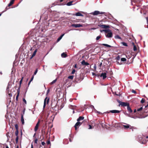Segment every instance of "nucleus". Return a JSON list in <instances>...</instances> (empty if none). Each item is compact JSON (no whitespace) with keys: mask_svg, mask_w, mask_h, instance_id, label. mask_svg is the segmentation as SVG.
I'll return each instance as SVG.
<instances>
[{"mask_svg":"<svg viewBox=\"0 0 148 148\" xmlns=\"http://www.w3.org/2000/svg\"><path fill=\"white\" fill-rule=\"evenodd\" d=\"M104 12H100L99 11H95L94 12L92 13V14L94 15H96L99 14H104Z\"/></svg>","mask_w":148,"mask_h":148,"instance_id":"1","label":"nucleus"},{"mask_svg":"<svg viewBox=\"0 0 148 148\" xmlns=\"http://www.w3.org/2000/svg\"><path fill=\"white\" fill-rule=\"evenodd\" d=\"M82 124V123H81L80 122L77 121V123L75 124L74 127L76 130H77V129Z\"/></svg>","mask_w":148,"mask_h":148,"instance_id":"2","label":"nucleus"},{"mask_svg":"<svg viewBox=\"0 0 148 148\" xmlns=\"http://www.w3.org/2000/svg\"><path fill=\"white\" fill-rule=\"evenodd\" d=\"M71 26L72 27L77 28L83 27L82 25L80 24H72Z\"/></svg>","mask_w":148,"mask_h":148,"instance_id":"3","label":"nucleus"},{"mask_svg":"<svg viewBox=\"0 0 148 148\" xmlns=\"http://www.w3.org/2000/svg\"><path fill=\"white\" fill-rule=\"evenodd\" d=\"M14 1H11L10 3L8 4L7 6L5 8V10L4 11H6L9 8V7L11 6L14 3Z\"/></svg>","mask_w":148,"mask_h":148,"instance_id":"4","label":"nucleus"},{"mask_svg":"<svg viewBox=\"0 0 148 148\" xmlns=\"http://www.w3.org/2000/svg\"><path fill=\"white\" fill-rule=\"evenodd\" d=\"M98 26L102 28L106 29L107 28H109L110 27L108 25H99Z\"/></svg>","mask_w":148,"mask_h":148,"instance_id":"5","label":"nucleus"},{"mask_svg":"<svg viewBox=\"0 0 148 148\" xmlns=\"http://www.w3.org/2000/svg\"><path fill=\"white\" fill-rule=\"evenodd\" d=\"M40 120H39V121H38L37 123H36V124L35 127L34 129V130L35 132H36L37 131V130L38 129V127L39 123H40Z\"/></svg>","mask_w":148,"mask_h":148,"instance_id":"6","label":"nucleus"},{"mask_svg":"<svg viewBox=\"0 0 148 148\" xmlns=\"http://www.w3.org/2000/svg\"><path fill=\"white\" fill-rule=\"evenodd\" d=\"M121 105L122 106H127V107L130 105L129 103L127 102H122L121 103Z\"/></svg>","mask_w":148,"mask_h":148,"instance_id":"7","label":"nucleus"},{"mask_svg":"<svg viewBox=\"0 0 148 148\" xmlns=\"http://www.w3.org/2000/svg\"><path fill=\"white\" fill-rule=\"evenodd\" d=\"M100 77H102L103 79H105L107 77V74L106 73H102L100 75Z\"/></svg>","mask_w":148,"mask_h":148,"instance_id":"8","label":"nucleus"},{"mask_svg":"<svg viewBox=\"0 0 148 148\" xmlns=\"http://www.w3.org/2000/svg\"><path fill=\"white\" fill-rule=\"evenodd\" d=\"M112 34L111 32H108L106 35V36L108 38H111L112 37Z\"/></svg>","mask_w":148,"mask_h":148,"instance_id":"9","label":"nucleus"},{"mask_svg":"<svg viewBox=\"0 0 148 148\" xmlns=\"http://www.w3.org/2000/svg\"><path fill=\"white\" fill-rule=\"evenodd\" d=\"M120 111L117 110H111L110 111V112H111L112 113H119L120 112Z\"/></svg>","mask_w":148,"mask_h":148,"instance_id":"10","label":"nucleus"},{"mask_svg":"<svg viewBox=\"0 0 148 148\" xmlns=\"http://www.w3.org/2000/svg\"><path fill=\"white\" fill-rule=\"evenodd\" d=\"M81 64L82 65H89V63L86 62L85 60H83L81 62Z\"/></svg>","mask_w":148,"mask_h":148,"instance_id":"11","label":"nucleus"},{"mask_svg":"<svg viewBox=\"0 0 148 148\" xmlns=\"http://www.w3.org/2000/svg\"><path fill=\"white\" fill-rule=\"evenodd\" d=\"M37 49H35V51H34V52L33 53V54L32 55L31 57H30V59H32L35 56L36 54V53L37 52Z\"/></svg>","mask_w":148,"mask_h":148,"instance_id":"12","label":"nucleus"},{"mask_svg":"<svg viewBox=\"0 0 148 148\" xmlns=\"http://www.w3.org/2000/svg\"><path fill=\"white\" fill-rule=\"evenodd\" d=\"M127 110L129 113H131L133 111L130 107V105L127 107Z\"/></svg>","mask_w":148,"mask_h":148,"instance_id":"13","label":"nucleus"},{"mask_svg":"<svg viewBox=\"0 0 148 148\" xmlns=\"http://www.w3.org/2000/svg\"><path fill=\"white\" fill-rule=\"evenodd\" d=\"M21 121L22 123V124L23 125L24 124V120L23 118V114H21Z\"/></svg>","mask_w":148,"mask_h":148,"instance_id":"14","label":"nucleus"},{"mask_svg":"<svg viewBox=\"0 0 148 148\" xmlns=\"http://www.w3.org/2000/svg\"><path fill=\"white\" fill-rule=\"evenodd\" d=\"M84 119V116H80L79 117V118L77 119V121L79 122V121L83 120Z\"/></svg>","mask_w":148,"mask_h":148,"instance_id":"15","label":"nucleus"},{"mask_svg":"<svg viewBox=\"0 0 148 148\" xmlns=\"http://www.w3.org/2000/svg\"><path fill=\"white\" fill-rule=\"evenodd\" d=\"M75 15L77 16H83V15L79 12H78L76 13L75 14Z\"/></svg>","mask_w":148,"mask_h":148,"instance_id":"16","label":"nucleus"},{"mask_svg":"<svg viewBox=\"0 0 148 148\" xmlns=\"http://www.w3.org/2000/svg\"><path fill=\"white\" fill-rule=\"evenodd\" d=\"M17 95L16 97V100L17 101L18 98V97L19 96V93H20V90H19V89H18L17 90Z\"/></svg>","mask_w":148,"mask_h":148,"instance_id":"17","label":"nucleus"},{"mask_svg":"<svg viewBox=\"0 0 148 148\" xmlns=\"http://www.w3.org/2000/svg\"><path fill=\"white\" fill-rule=\"evenodd\" d=\"M64 34H62L59 38H58L57 40V42H59L62 39V37L64 35Z\"/></svg>","mask_w":148,"mask_h":148,"instance_id":"18","label":"nucleus"},{"mask_svg":"<svg viewBox=\"0 0 148 148\" xmlns=\"http://www.w3.org/2000/svg\"><path fill=\"white\" fill-rule=\"evenodd\" d=\"M61 56L62 58H66L67 56V55L65 53H63L61 54Z\"/></svg>","mask_w":148,"mask_h":148,"instance_id":"19","label":"nucleus"},{"mask_svg":"<svg viewBox=\"0 0 148 148\" xmlns=\"http://www.w3.org/2000/svg\"><path fill=\"white\" fill-rule=\"evenodd\" d=\"M102 45L103 46H106V47H113V46H110V45H108L107 44H102Z\"/></svg>","mask_w":148,"mask_h":148,"instance_id":"20","label":"nucleus"},{"mask_svg":"<svg viewBox=\"0 0 148 148\" xmlns=\"http://www.w3.org/2000/svg\"><path fill=\"white\" fill-rule=\"evenodd\" d=\"M23 77L22 78V79H21L20 80V82H19V87L18 88V89H19V90H20V88L21 86V85L22 84V81H23Z\"/></svg>","mask_w":148,"mask_h":148,"instance_id":"21","label":"nucleus"},{"mask_svg":"<svg viewBox=\"0 0 148 148\" xmlns=\"http://www.w3.org/2000/svg\"><path fill=\"white\" fill-rule=\"evenodd\" d=\"M130 125L127 124V125H123V127L125 129H128L130 127Z\"/></svg>","mask_w":148,"mask_h":148,"instance_id":"22","label":"nucleus"},{"mask_svg":"<svg viewBox=\"0 0 148 148\" xmlns=\"http://www.w3.org/2000/svg\"><path fill=\"white\" fill-rule=\"evenodd\" d=\"M69 108L72 109H74L75 108L76 106H73L71 105H69Z\"/></svg>","mask_w":148,"mask_h":148,"instance_id":"23","label":"nucleus"},{"mask_svg":"<svg viewBox=\"0 0 148 148\" xmlns=\"http://www.w3.org/2000/svg\"><path fill=\"white\" fill-rule=\"evenodd\" d=\"M133 44L134 45V47H133V50L134 51H136L137 50V47H136V45H134V43H133Z\"/></svg>","mask_w":148,"mask_h":148,"instance_id":"24","label":"nucleus"},{"mask_svg":"<svg viewBox=\"0 0 148 148\" xmlns=\"http://www.w3.org/2000/svg\"><path fill=\"white\" fill-rule=\"evenodd\" d=\"M47 99V97H46L45 99H44V106H43V108H44L46 106V100Z\"/></svg>","mask_w":148,"mask_h":148,"instance_id":"25","label":"nucleus"},{"mask_svg":"<svg viewBox=\"0 0 148 148\" xmlns=\"http://www.w3.org/2000/svg\"><path fill=\"white\" fill-rule=\"evenodd\" d=\"M73 2V1H70L67 3L66 5L68 6H70L72 5V3Z\"/></svg>","mask_w":148,"mask_h":148,"instance_id":"26","label":"nucleus"},{"mask_svg":"<svg viewBox=\"0 0 148 148\" xmlns=\"http://www.w3.org/2000/svg\"><path fill=\"white\" fill-rule=\"evenodd\" d=\"M99 123H98V124L99 125V124H100V125H101V126H102V127H104V126L103 125V123H102V122H101V121L100 122L99 121Z\"/></svg>","mask_w":148,"mask_h":148,"instance_id":"27","label":"nucleus"},{"mask_svg":"<svg viewBox=\"0 0 148 148\" xmlns=\"http://www.w3.org/2000/svg\"><path fill=\"white\" fill-rule=\"evenodd\" d=\"M126 60H127L125 58H122L121 59V60L122 62L126 61Z\"/></svg>","mask_w":148,"mask_h":148,"instance_id":"28","label":"nucleus"},{"mask_svg":"<svg viewBox=\"0 0 148 148\" xmlns=\"http://www.w3.org/2000/svg\"><path fill=\"white\" fill-rule=\"evenodd\" d=\"M74 77V76L73 75H71L69 76L68 77V78L69 79H73Z\"/></svg>","mask_w":148,"mask_h":148,"instance_id":"29","label":"nucleus"},{"mask_svg":"<svg viewBox=\"0 0 148 148\" xmlns=\"http://www.w3.org/2000/svg\"><path fill=\"white\" fill-rule=\"evenodd\" d=\"M120 58L119 55L116 58V59L117 60H119L120 59Z\"/></svg>","mask_w":148,"mask_h":148,"instance_id":"30","label":"nucleus"},{"mask_svg":"<svg viewBox=\"0 0 148 148\" xmlns=\"http://www.w3.org/2000/svg\"><path fill=\"white\" fill-rule=\"evenodd\" d=\"M115 38H118L119 39H121V38L119 35H116L115 36Z\"/></svg>","mask_w":148,"mask_h":148,"instance_id":"31","label":"nucleus"},{"mask_svg":"<svg viewBox=\"0 0 148 148\" xmlns=\"http://www.w3.org/2000/svg\"><path fill=\"white\" fill-rule=\"evenodd\" d=\"M57 81V79H55L54 80H53L52 82H51L50 84H53L54 83H55Z\"/></svg>","mask_w":148,"mask_h":148,"instance_id":"32","label":"nucleus"},{"mask_svg":"<svg viewBox=\"0 0 148 148\" xmlns=\"http://www.w3.org/2000/svg\"><path fill=\"white\" fill-rule=\"evenodd\" d=\"M121 43L124 46H127V43H126L125 42H122Z\"/></svg>","mask_w":148,"mask_h":148,"instance_id":"33","label":"nucleus"},{"mask_svg":"<svg viewBox=\"0 0 148 148\" xmlns=\"http://www.w3.org/2000/svg\"><path fill=\"white\" fill-rule=\"evenodd\" d=\"M110 31V30H109V29H107V30L103 29V31L105 32L106 33H107L108 32H109Z\"/></svg>","mask_w":148,"mask_h":148,"instance_id":"34","label":"nucleus"},{"mask_svg":"<svg viewBox=\"0 0 148 148\" xmlns=\"http://www.w3.org/2000/svg\"><path fill=\"white\" fill-rule=\"evenodd\" d=\"M18 140V136H17L15 140L16 142V143H17Z\"/></svg>","mask_w":148,"mask_h":148,"instance_id":"35","label":"nucleus"},{"mask_svg":"<svg viewBox=\"0 0 148 148\" xmlns=\"http://www.w3.org/2000/svg\"><path fill=\"white\" fill-rule=\"evenodd\" d=\"M15 134L16 136H18V130H16V131L15 132Z\"/></svg>","mask_w":148,"mask_h":148,"instance_id":"36","label":"nucleus"},{"mask_svg":"<svg viewBox=\"0 0 148 148\" xmlns=\"http://www.w3.org/2000/svg\"><path fill=\"white\" fill-rule=\"evenodd\" d=\"M93 67H94V71H95L96 70V68H97V66H96V64H95L94 65Z\"/></svg>","mask_w":148,"mask_h":148,"instance_id":"37","label":"nucleus"},{"mask_svg":"<svg viewBox=\"0 0 148 148\" xmlns=\"http://www.w3.org/2000/svg\"><path fill=\"white\" fill-rule=\"evenodd\" d=\"M49 98H48L47 97V99L46 101V102H47V104L49 102Z\"/></svg>","mask_w":148,"mask_h":148,"instance_id":"38","label":"nucleus"},{"mask_svg":"<svg viewBox=\"0 0 148 148\" xmlns=\"http://www.w3.org/2000/svg\"><path fill=\"white\" fill-rule=\"evenodd\" d=\"M101 38V36H97L96 38V40H99L100 38Z\"/></svg>","mask_w":148,"mask_h":148,"instance_id":"39","label":"nucleus"},{"mask_svg":"<svg viewBox=\"0 0 148 148\" xmlns=\"http://www.w3.org/2000/svg\"><path fill=\"white\" fill-rule=\"evenodd\" d=\"M145 102V99H142L141 101V103H144Z\"/></svg>","mask_w":148,"mask_h":148,"instance_id":"40","label":"nucleus"},{"mask_svg":"<svg viewBox=\"0 0 148 148\" xmlns=\"http://www.w3.org/2000/svg\"><path fill=\"white\" fill-rule=\"evenodd\" d=\"M142 109H143V107H140V108L138 109H137V110L138 111H140L141 110H142Z\"/></svg>","mask_w":148,"mask_h":148,"instance_id":"41","label":"nucleus"},{"mask_svg":"<svg viewBox=\"0 0 148 148\" xmlns=\"http://www.w3.org/2000/svg\"><path fill=\"white\" fill-rule=\"evenodd\" d=\"M136 2V1H131V3L132 5H133V3L134 2V3H135Z\"/></svg>","mask_w":148,"mask_h":148,"instance_id":"42","label":"nucleus"},{"mask_svg":"<svg viewBox=\"0 0 148 148\" xmlns=\"http://www.w3.org/2000/svg\"><path fill=\"white\" fill-rule=\"evenodd\" d=\"M75 72V70L74 69H73L72 72L71 74H73Z\"/></svg>","mask_w":148,"mask_h":148,"instance_id":"43","label":"nucleus"},{"mask_svg":"<svg viewBox=\"0 0 148 148\" xmlns=\"http://www.w3.org/2000/svg\"><path fill=\"white\" fill-rule=\"evenodd\" d=\"M51 143H50V141L49 140H48L47 141V144L48 145H49V144H50Z\"/></svg>","mask_w":148,"mask_h":148,"instance_id":"44","label":"nucleus"},{"mask_svg":"<svg viewBox=\"0 0 148 148\" xmlns=\"http://www.w3.org/2000/svg\"><path fill=\"white\" fill-rule=\"evenodd\" d=\"M88 129H90L92 128V126L90 125H88Z\"/></svg>","mask_w":148,"mask_h":148,"instance_id":"45","label":"nucleus"},{"mask_svg":"<svg viewBox=\"0 0 148 148\" xmlns=\"http://www.w3.org/2000/svg\"><path fill=\"white\" fill-rule=\"evenodd\" d=\"M23 101L25 103V104H26L27 103V102L25 99L23 98Z\"/></svg>","mask_w":148,"mask_h":148,"instance_id":"46","label":"nucleus"},{"mask_svg":"<svg viewBox=\"0 0 148 148\" xmlns=\"http://www.w3.org/2000/svg\"><path fill=\"white\" fill-rule=\"evenodd\" d=\"M15 127L16 129V130H18V126L17 124H15Z\"/></svg>","mask_w":148,"mask_h":148,"instance_id":"47","label":"nucleus"},{"mask_svg":"<svg viewBox=\"0 0 148 148\" xmlns=\"http://www.w3.org/2000/svg\"><path fill=\"white\" fill-rule=\"evenodd\" d=\"M38 72V69H36L34 73V75H35Z\"/></svg>","mask_w":148,"mask_h":148,"instance_id":"48","label":"nucleus"},{"mask_svg":"<svg viewBox=\"0 0 148 148\" xmlns=\"http://www.w3.org/2000/svg\"><path fill=\"white\" fill-rule=\"evenodd\" d=\"M92 75H97V76H99V75L97 74V75H96L94 73H92Z\"/></svg>","mask_w":148,"mask_h":148,"instance_id":"49","label":"nucleus"},{"mask_svg":"<svg viewBox=\"0 0 148 148\" xmlns=\"http://www.w3.org/2000/svg\"><path fill=\"white\" fill-rule=\"evenodd\" d=\"M38 142V139H37L36 138L34 140V143H36L37 144Z\"/></svg>","mask_w":148,"mask_h":148,"instance_id":"50","label":"nucleus"},{"mask_svg":"<svg viewBox=\"0 0 148 148\" xmlns=\"http://www.w3.org/2000/svg\"><path fill=\"white\" fill-rule=\"evenodd\" d=\"M117 102L120 103V104L121 105V102H123L121 101L120 100H117Z\"/></svg>","mask_w":148,"mask_h":148,"instance_id":"51","label":"nucleus"},{"mask_svg":"<svg viewBox=\"0 0 148 148\" xmlns=\"http://www.w3.org/2000/svg\"><path fill=\"white\" fill-rule=\"evenodd\" d=\"M132 92L134 93H136V92L134 90H132Z\"/></svg>","mask_w":148,"mask_h":148,"instance_id":"52","label":"nucleus"},{"mask_svg":"<svg viewBox=\"0 0 148 148\" xmlns=\"http://www.w3.org/2000/svg\"><path fill=\"white\" fill-rule=\"evenodd\" d=\"M34 75H33L32 76V78H31V80H30V81L31 82L33 80V79H34Z\"/></svg>","mask_w":148,"mask_h":148,"instance_id":"53","label":"nucleus"},{"mask_svg":"<svg viewBox=\"0 0 148 148\" xmlns=\"http://www.w3.org/2000/svg\"><path fill=\"white\" fill-rule=\"evenodd\" d=\"M42 144L43 145H45V143L44 142H42Z\"/></svg>","mask_w":148,"mask_h":148,"instance_id":"54","label":"nucleus"},{"mask_svg":"<svg viewBox=\"0 0 148 148\" xmlns=\"http://www.w3.org/2000/svg\"><path fill=\"white\" fill-rule=\"evenodd\" d=\"M56 106H55V107H52V108L53 109V110H55V108H56Z\"/></svg>","mask_w":148,"mask_h":148,"instance_id":"55","label":"nucleus"},{"mask_svg":"<svg viewBox=\"0 0 148 148\" xmlns=\"http://www.w3.org/2000/svg\"><path fill=\"white\" fill-rule=\"evenodd\" d=\"M25 109H24L23 110V114H23V115L24 114H25Z\"/></svg>","mask_w":148,"mask_h":148,"instance_id":"56","label":"nucleus"},{"mask_svg":"<svg viewBox=\"0 0 148 148\" xmlns=\"http://www.w3.org/2000/svg\"><path fill=\"white\" fill-rule=\"evenodd\" d=\"M97 113H99V114H102V113L101 112H99L98 111H97Z\"/></svg>","mask_w":148,"mask_h":148,"instance_id":"57","label":"nucleus"},{"mask_svg":"<svg viewBox=\"0 0 148 148\" xmlns=\"http://www.w3.org/2000/svg\"><path fill=\"white\" fill-rule=\"evenodd\" d=\"M102 65V62H101L100 63V64L99 65V66H100V67H101V66Z\"/></svg>","mask_w":148,"mask_h":148,"instance_id":"58","label":"nucleus"},{"mask_svg":"<svg viewBox=\"0 0 148 148\" xmlns=\"http://www.w3.org/2000/svg\"><path fill=\"white\" fill-rule=\"evenodd\" d=\"M49 92V90L48 89L47 91V94H48V93Z\"/></svg>","mask_w":148,"mask_h":148,"instance_id":"59","label":"nucleus"},{"mask_svg":"<svg viewBox=\"0 0 148 148\" xmlns=\"http://www.w3.org/2000/svg\"><path fill=\"white\" fill-rule=\"evenodd\" d=\"M74 67L76 68H77V66L76 64H75V65L74 66Z\"/></svg>","mask_w":148,"mask_h":148,"instance_id":"60","label":"nucleus"},{"mask_svg":"<svg viewBox=\"0 0 148 148\" xmlns=\"http://www.w3.org/2000/svg\"><path fill=\"white\" fill-rule=\"evenodd\" d=\"M125 115H127L128 116L129 115V114L127 113H125Z\"/></svg>","mask_w":148,"mask_h":148,"instance_id":"61","label":"nucleus"},{"mask_svg":"<svg viewBox=\"0 0 148 148\" xmlns=\"http://www.w3.org/2000/svg\"><path fill=\"white\" fill-rule=\"evenodd\" d=\"M69 140L70 142H71L72 141V140H71V138H69Z\"/></svg>","mask_w":148,"mask_h":148,"instance_id":"62","label":"nucleus"},{"mask_svg":"<svg viewBox=\"0 0 148 148\" xmlns=\"http://www.w3.org/2000/svg\"><path fill=\"white\" fill-rule=\"evenodd\" d=\"M136 112V109H135V110H134V113H135V112Z\"/></svg>","mask_w":148,"mask_h":148,"instance_id":"63","label":"nucleus"},{"mask_svg":"<svg viewBox=\"0 0 148 148\" xmlns=\"http://www.w3.org/2000/svg\"><path fill=\"white\" fill-rule=\"evenodd\" d=\"M6 148H9L7 145H6Z\"/></svg>","mask_w":148,"mask_h":148,"instance_id":"64","label":"nucleus"}]
</instances>
